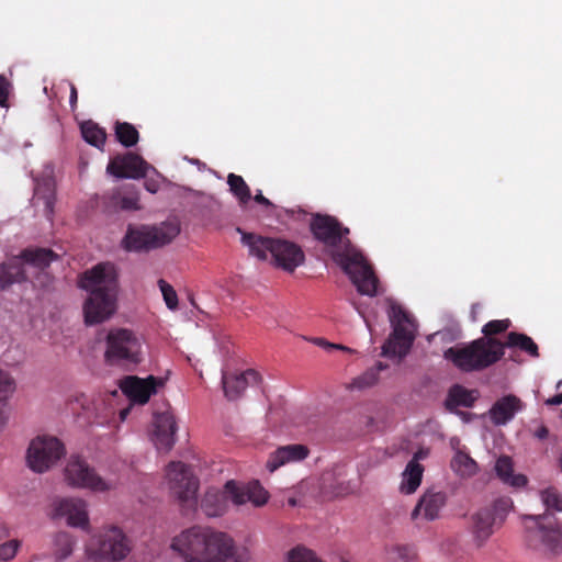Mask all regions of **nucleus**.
Segmentation results:
<instances>
[{
	"label": "nucleus",
	"instance_id": "nucleus-27",
	"mask_svg": "<svg viewBox=\"0 0 562 562\" xmlns=\"http://www.w3.org/2000/svg\"><path fill=\"white\" fill-rule=\"evenodd\" d=\"M496 476L505 484L514 488L525 487L528 483L526 475L515 473L514 462L508 456H501L496 459L494 464Z\"/></svg>",
	"mask_w": 562,
	"mask_h": 562
},
{
	"label": "nucleus",
	"instance_id": "nucleus-13",
	"mask_svg": "<svg viewBox=\"0 0 562 562\" xmlns=\"http://www.w3.org/2000/svg\"><path fill=\"white\" fill-rule=\"evenodd\" d=\"M65 454L63 443L55 437L38 436L27 448L26 464L37 473H43L55 465Z\"/></svg>",
	"mask_w": 562,
	"mask_h": 562
},
{
	"label": "nucleus",
	"instance_id": "nucleus-54",
	"mask_svg": "<svg viewBox=\"0 0 562 562\" xmlns=\"http://www.w3.org/2000/svg\"><path fill=\"white\" fill-rule=\"evenodd\" d=\"M130 411H131V408H130V407H127V408H124V409H122V411L120 412V419H121L122 422H124V420L127 418V416H128V414H130Z\"/></svg>",
	"mask_w": 562,
	"mask_h": 562
},
{
	"label": "nucleus",
	"instance_id": "nucleus-29",
	"mask_svg": "<svg viewBox=\"0 0 562 562\" xmlns=\"http://www.w3.org/2000/svg\"><path fill=\"white\" fill-rule=\"evenodd\" d=\"M479 394L474 390H468L461 385H454L450 389L446 404L449 408L464 406L470 407L476 401Z\"/></svg>",
	"mask_w": 562,
	"mask_h": 562
},
{
	"label": "nucleus",
	"instance_id": "nucleus-20",
	"mask_svg": "<svg viewBox=\"0 0 562 562\" xmlns=\"http://www.w3.org/2000/svg\"><path fill=\"white\" fill-rule=\"evenodd\" d=\"M153 169L140 156L128 153L112 159L106 171L115 178L139 179Z\"/></svg>",
	"mask_w": 562,
	"mask_h": 562
},
{
	"label": "nucleus",
	"instance_id": "nucleus-58",
	"mask_svg": "<svg viewBox=\"0 0 562 562\" xmlns=\"http://www.w3.org/2000/svg\"><path fill=\"white\" fill-rule=\"evenodd\" d=\"M147 190L150 192H156V189L154 188V186H147Z\"/></svg>",
	"mask_w": 562,
	"mask_h": 562
},
{
	"label": "nucleus",
	"instance_id": "nucleus-24",
	"mask_svg": "<svg viewBox=\"0 0 562 562\" xmlns=\"http://www.w3.org/2000/svg\"><path fill=\"white\" fill-rule=\"evenodd\" d=\"M259 382L260 375L252 369H248L235 375L222 374L223 390L228 400L238 398L248 386L257 385Z\"/></svg>",
	"mask_w": 562,
	"mask_h": 562
},
{
	"label": "nucleus",
	"instance_id": "nucleus-36",
	"mask_svg": "<svg viewBox=\"0 0 562 562\" xmlns=\"http://www.w3.org/2000/svg\"><path fill=\"white\" fill-rule=\"evenodd\" d=\"M115 135L117 140L125 147H131L138 142V132L128 123H117Z\"/></svg>",
	"mask_w": 562,
	"mask_h": 562
},
{
	"label": "nucleus",
	"instance_id": "nucleus-18",
	"mask_svg": "<svg viewBox=\"0 0 562 562\" xmlns=\"http://www.w3.org/2000/svg\"><path fill=\"white\" fill-rule=\"evenodd\" d=\"M177 422L170 411L158 413L153 418L150 440L158 451H169L176 443Z\"/></svg>",
	"mask_w": 562,
	"mask_h": 562
},
{
	"label": "nucleus",
	"instance_id": "nucleus-28",
	"mask_svg": "<svg viewBox=\"0 0 562 562\" xmlns=\"http://www.w3.org/2000/svg\"><path fill=\"white\" fill-rule=\"evenodd\" d=\"M451 470L461 479H470L479 473L477 462L464 448H457L450 462Z\"/></svg>",
	"mask_w": 562,
	"mask_h": 562
},
{
	"label": "nucleus",
	"instance_id": "nucleus-44",
	"mask_svg": "<svg viewBox=\"0 0 562 562\" xmlns=\"http://www.w3.org/2000/svg\"><path fill=\"white\" fill-rule=\"evenodd\" d=\"M9 416H10V411H9L8 406L1 405L0 406V430H2L5 427V425L9 420Z\"/></svg>",
	"mask_w": 562,
	"mask_h": 562
},
{
	"label": "nucleus",
	"instance_id": "nucleus-25",
	"mask_svg": "<svg viewBox=\"0 0 562 562\" xmlns=\"http://www.w3.org/2000/svg\"><path fill=\"white\" fill-rule=\"evenodd\" d=\"M308 456V449L304 445L294 443L279 447L270 453L266 468L269 472H274L283 465L300 462Z\"/></svg>",
	"mask_w": 562,
	"mask_h": 562
},
{
	"label": "nucleus",
	"instance_id": "nucleus-4",
	"mask_svg": "<svg viewBox=\"0 0 562 562\" xmlns=\"http://www.w3.org/2000/svg\"><path fill=\"white\" fill-rule=\"evenodd\" d=\"M79 286L89 292L83 303L87 325H97L110 319L116 312V271L112 263L103 262L86 271Z\"/></svg>",
	"mask_w": 562,
	"mask_h": 562
},
{
	"label": "nucleus",
	"instance_id": "nucleus-47",
	"mask_svg": "<svg viewBox=\"0 0 562 562\" xmlns=\"http://www.w3.org/2000/svg\"><path fill=\"white\" fill-rule=\"evenodd\" d=\"M254 200L259 203V204H262V205H266V206H270L272 205L271 202L265 198L261 193V191H259L255 196H254Z\"/></svg>",
	"mask_w": 562,
	"mask_h": 562
},
{
	"label": "nucleus",
	"instance_id": "nucleus-2",
	"mask_svg": "<svg viewBox=\"0 0 562 562\" xmlns=\"http://www.w3.org/2000/svg\"><path fill=\"white\" fill-rule=\"evenodd\" d=\"M311 229L316 239L331 248L334 260L348 274L360 294H378V279L371 266L348 239H344V235L349 233L348 228H342L334 217L317 215L311 224Z\"/></svg>",
	"mask_w": 562,
	"mask_h": 562
},
{
	"label": "nucleus",
	"instance_id": "nucleus-56",
	"mask_svg": "<svg viewBox=\"0 0 562 562\" xmlns=\"http://www.w3.org/2000/svg\"><path fill=\"white\" fill-rule=\"evenodd\" d=\"M359 314H360V315H361V317L363 318V321H364V323H366L367 327L370 329V324H369L368 319L366 318V316H364V315L362 314V312H360V311H359Z\"/></svg>",
	"mask_w": 562,
	"mask_h": 562
},
{
	"label": "nucleus",
	"instance_id": "nucleus-22",
	"mask_svg": "<svg viewBox=\"0 0 562 562\" xmlns=\"http://www.w3.org/2000/svg\"><path fill=\"white\" fill-rule=\"evenodd\" d=\"M428 454V449H419L413 454L401 474L400 492L402 494L411 495L417 491L425 471L420 461L425 460Z\"/></svg>",
	"mask_w": 562,
	"mask_h": 562
},
{
	"label": "nucleus",
	"instance_id": "nucleus-33",
	"mask_svg": "<svg viewBox=\"0 0 562 562\" xmlns=\"http://www.w3.org/2000/svg\"><path fill=\"white\" fill-rule=\"evenodd\" d=\"M227 184L229 186V191L237 198L240 204L244 205L249 202L251 199L250 189L243 177L229 173L227 176Z\"/></svg>",
	"mask_w": 562,
	"mask_h": 562
},
{
	"label": "nucleus",
	"instance_id": "nucleus-1",
	"mask_svg": "<svg viewBox=\"0 0 562 562\" xmlns=\"http://www.w3.org/2000/svg\"><path fill=\"white\" fill-rule=\"evenodd\" d=\"M170 550L183 562H250V540L236 543L226 532L210 526L194 525L170 540Z\"/></svg>",
	"mask_w": 562,
	"mask_h": 562
},
{
	"label": "nucleus",
	"instance_id": "nucleus-40",
	"mask_svg": "<svg viewBox=\"0 0 562 562\" xmlns=\"http://www.w3.org/2000/svg\"><path fill=\"white\" fill-rule=\"evenodd\" d=\"M19 540H10L0 546V562H7L13 559L20 548Z\"/></svg>",
	"mask_w": 562,
	"mask_h": 562
},
{
	"label": "nucleus",
	"instance_id": "nucleus-6",
	"mask_svg": "<svg viewBox=\"0 0 562 562\" xmlns=\"http://www.w3.org/2000/svg\"><path fill=\"white\" fill-rule=\"evenodd\" d=\"M133 550L131 538L122 528L106 524L90 533L83 554L89 562H122Z\"/></svg>",
	"mask_w": 562,
	"mask_h": 562
},
{
	"label": "nucleus",
	"instance_id": "nucleus-51",
	"mask_svg": "<svg viewBox=\"0 0 562 562\" xmlns=\"http://www.w3.org/2000/svg\"><path fill=\"white\" fill-rule=\"evenodd\" d=\"M69 102L71 106L77 102V90L74 86H71Z\"/></svg>",
	"mask_w": 562,
	"mask_h": 562
},
{
	"label": "nucleus",
	"instance_id": "nucleus-16",
	"mask_svg": "<svg viewBox=\"0 0 562 562\" xmlns=\"http://www.w3.org/2000/svg\"><path fill=\"white\" fill-rule=\"evenodd\" d=\"M32 178L34 181L32 204L37 210L42 207L43 214L50 221L56 200L54 165L45 162L41 171L32 172Z\"/></svg>",
	"mask_w": 562,
	"mask_h": 562
},
{
	"label": "nucleus",
	"instance_id": "nucleus-41",
	"mask_svg": "<svg viewBox=\"0 0 562 562\" xmlns=\"http://www.w3.org/2000/svg\"><path fill=\"white\" fill-rule=\"evenodd\" d=\"M510 325L509 319L491 321L484 325L482 331L485 336L495 335L505 331Z\"/></svg>",
	"mask_w": 562,
	"mask_h": 562
},
{
	"label": "nucleus",
	"instance_id": "nucleus-19",
	"mask_svg": "<svg viewBox=\"0 0 562 562\" xmlns=\"http://www.w3.org/2000/svg\"><path fill=\"white\" fill-rule=\"evenodd\" d=\"M120 389L122 393L133 404H146L153 394H156L157 389L161 385V381L153 375L145 379L128 375L120 381Z\"/></svg>",
	"mask_w": 562,
	"mask_h": 562
},
{
	"label": "nucleus",
	"instance_id": "nucleus-3",
	"mask_svg": "<svg viewBox=\"0 0 562 562\" xmlns=\"http://www.w3.org/2000/svg\"><path fill=\"white\" fill-rule=\"evenodd\" d=\"M505 347L518 348L532 358H538V346L527 335L509 333L505 344L493 338H479L464 347H451L443 352L445 359L464 372L480 371L497 362Z\"/></svg>",
	"mask_w": 562,
	"mask_h": 562
},
{
	"label": "nucleus",
	"instance_id": "nucleus-9",
	"mask_svg": "<svg viewBox=\"0 0 562 562\" xmlns=\"http://www.w3.org/2000/svg\"><path fill=\"white\" fill-rule=\"evenodd\" d=\"M144 338L127 328H111L105 336L104 360L109 364L137 366L143 362Z\"/></svg>",
	"mask_w": 562,
	"mask_h": 562
},
{
	"label": "nucleus",
	"instance_id": "nucleus-31",
	"mask_svg": "<svg viewBox=\"0 0 562 562\" xmlns=\"http://www.w3.org/2000/svg\"><path fill=\"white\" fill-rule=\"evenodd\" d=\"M76 538L66 531H60L54 537V553L57 560H65L70 557L76 547Z\"/></svg>",
	"mask_w": 562,
	"mask_h": 562
},
{
	"label": "nucleus",
	"instance_id": "nucleus-57",
	"mask_svg": "<svg viewBox=\"0 0 562 562\" xmlns=\"http://www.w3.org/2000/svg\"><path fill=\"white\" fill-rule=\"evenodd\" d=\"M288 502H289V505H291V506H296L297 505V502H296L295 498H289Z\"/></svg>",
	"mask_w": 562,
	"mask_h": 562
},
{
	"label": "nucleus",
	"instance_id": "nucleus-5",
	"mask_svg": "<svg viewBox=\"0 0 562 562\" xmlns=\"http://www.w3.org/2000/svg\"><path fill=\"white\" fill-rule=\"evenodd\" d=\"M269 499L268 492L258 481L247 484L229 480L223 491L209 488L201 499V509L207 517H220L228 510L229 501L235 506L250 503L255 507L265 505Z\"/></svg>",
	"mask_w": 562,
	"mask_h": 562
},
{
	"label": "nucleus",
	"instance_id": "nucleus-60",
	"mask_svg": "<svg viewBox=\"0 0 562 562\" xmlns=\"http://www.w3.org/2000/svg\"><path fill=\"white\" fill-rule=\"evenodd\" d=\"M347 493H349V490L345 488L344 491L338 492L337 495H342V494H347Z\"/></svg>",
	"mask_w": 562,
	"mask_h": 562
},
{
	"label": "nucleus",
	"instance_id": "nucleus-17",
	"mask_svg": "<svg viewBox=\"0 0 562 562\" xmlns=\"http://www.w3.org/2000/svg\"><path fill=\"white\" fill-rule=\"evenodd\" d=\"M535 524L532 537L539 541V548L551 554L562 552V528L549 516H526Z\"/></svg>",
	"mask_w": 562,
	"mask_h": 562
},
{
	"label": "nucleus",
	"instance_id": "nucleus-53",
	"mask_svg": "<svg viewBox=\"0 0 562 562\" xmlns=\"http://www.w3.org/2000/svg\"><path fill=\"white\" fill-rule=\"evenodd\" d=\"M450 446H451V448L453 449V451L456 452V449H457V448H461V447H460V439H459V438H457V437H452V438L450 439Z\"/></svg>",
	"mask_w": 562,
	"mask_h": 562
},
{
	"label": "nucleus",
	"instance_id": "nucleus-37",
	"mask_svg": "<svg viewBox=\"0 0 562 562\" xmlns=\"http://www.w3.org/2000/svg\"><path fill=\"white\" fill-rule=\"evenodd\" d=\"M540 499L547 510L562 512V495L554 487L540 492Z\"/></svg>",
	"mask_w": 562,
	"mask_h": 562
},
{
	"label": "nucleus",
	"instance_id": "nucleus-7",
	"mask_svg": "<svg viewBox=\"0 0 562 562\" xmlns=\"http://www.w3.org/2000/svg\"><path fill=\"white\" fill-rule=\"evenodd\" d=\"M241 243L248 247L249 255L259 260H268L288 272H293L305 259L304 252L296 244L279 239L241 233Z\"/></svg>",
	"mask_w": 562,
	"mask_h": 562
},
{
	"label": "nucleus",
	"instance_id": "nucleus-34",
	"mask_svg": "<svg viewBox=\"0 0 562 562\" xmlns=\"http://www.w3.org/2000/svg\"><path fill=\"white\" fill-rule=\"evenodd\" d=\"M514 503L513 499L508 496H502L494 501L492 508H488L492 512L494 520L499 525V527L505 521L507 515L513 510Z\"/></svg>",
	"mask_w": 562,
	"mask_h": 562
},
{
	"label": "nucleus",
	"instance_id": "nucleus-42",
	"mask_svg": "<svg viewBox=\"0 0 562 562\" xmlns=\"http://www.w3.org/2000/svg\"><path fill=\"white\" fill-rule=\"evenodd\" d=\"M120 207L123 210H137L138 209V196L137 194L133 193L127 196H123L120 200Z\"/></svg>",
	"mask_w": 562,
	"mask_h": 562
},
{
	"label": "nucleus",
	"instance_id": "nucleus-49",
	"mask_svg": "<svg viewBox=\"0 0 562 562\" xmlns=\"http://www.w3.org/2000/svg\"><path fill=\"white\" fill-rule=\"evenodd\" d=\"M334 350H340V351H344V352H347L349 355H355L357 351L347 347V346H344V345H339V344H334Z\"/></svg>",
	"mask_w": 562,
	"mask_h": 562
},
{
	"label": "nucleus",
	"instance_id": "nucleus-15",
	"mask_svg": "<svg viewBox=\"0 0 562 562\" xmlns=\"http://www.w3.org/2000/svg\"><path fill=\"white\" fill-rule=\"evenodd\" d=\"M49 516L53 519H65L72 528L88 530L90 518L88 503L80 497H57L50 503Z\"/></svg>",
	"mask_w": 562,
	"mask_h": 562
},
{
	"label": "nucleus",
	"instance_id": "nucleus-10",
	"mask_svg": "<svg viewBox=\"0 0 562 562\" xmlns=\"http://www.w3.org/2000/svg\"><path fill=\"white\" fill-rule=\"evenodd\" d=\"M180 233L176 222L161 223L159 226H128L122 247L127 251H149L169 244Z\"/></svg>",
	"mask_w": 562,
	"mask_h": 562
},
{
	"label": "nucleus",
	"instance_id": "nucleus-14",
	"mask_svg": "<svg viewBox=\"0 0 562 562\" xmlns=\"http://www.w3.org/2000/svg\"><path fill=\"white\" fill-rule=\"evenodd\" d=\"M165 481L171 494L187 506L196 504L198 479L191 469L180 462L172 461L167 465Z\"/></svg>",
	"mask_w": 562,
	"mask_h": 562
},
{
	"label": "nucleus",
	"instance_id": "nucleus-21",
	"mask_svg": "<svg viewBox=\"0 0 562 562\" xmlns=\"http://www.w3.org/2000/svg\"><path fill=\"white\" fill-rule=\"evenodd\" d=\"M525 408L524 402L514 394L499 397L488 409L487 415L495 426H505Z\"/></svg>",
	"mask_w": 562,
	"mask_h": 562
},
{
	"label": "nucleus",
	"instance_id": "nucleus-11",
	"mask_svg": "<svg viewBox=\"0 0 562 562\" xmlns=\"http://www.w3.org/2000/svg\"><path fill=\"white\" fill-rule=\"evenodd\" d=\"M65 481L75 488L88 490L93 493H105L117 486V480L103 477L82 458L74 456L67 461L64 470Z\"/></svg>",
	"mask_w": 562,
	"mask_h": 562
},
{
	"label": "nucleus",
	"instance_id": "nucleus-59",
	"mask_svg": "<svg viewBox=\"0 0 562 562\" xmlns=\"http://www.w3.org/2000/svg\"><path fill=\"white\" fill-rule=\"evenodd\" d=\"M147 190L150 192H156V189L154 188V186H147Z\"/></svg>",
	"mask_w": 562,
	"mask_h": 562
},
{
	"label": "nucleus",
	"instance_id": "nucleus-12",
	"mask_svg": "<svg viewBox=\"0 0 562 562\" xmlns=\"http://www.w3.org/2000/svg\"><path fill=\"white\" fill-rule=\"evenodd\" d=\"M57 256L49 249H27L21 257H14L0 266V290H4L13 283L25 279L24 263H31L38 268L48 266Z\"/></svg>",
	"mask_w": 562,
	"mask_h": 562
},
{
	"label": "nucleus",
	"instance_id": "nucleus-52",
	"mask_svg": "<svg viewBox=\"0 0 562 562\" xmlns=\"http://www.w3.org/2000/svg\"><path fill=\"white\" fill-rule=\"evenodd\" d=\"M536 435H537L538 438L544 439L548 436V429L546 427H542V428L537 430Z\"/></svg>",
	"mask_w": 562,
	"mask_h": 562
},
{
	"label": "nucleus",
	"instance_id": "nucleus-55",
	"mask_svg": "<svg viewBox=\"0 0 562 562\" xmlns=\"http://www.w3.org/2000/svg\"><path fill=\"white\" fill-rule=\"evenodd\" d=\"M403 548H395L392 553H397L398 555H402V552H403Z\"/></svg>",
	"mask_w": 562,
	"mask_h": 562
},
{
	"label": "nucleus",
	"instance_id": "nucleus-46",
	"mask_svg": "<svg viewBox=\"0 0 562 562\" xmlns=\"http://www.w3.org/2000/svg\"><path fill=\"white\" fill-rule=\"evenodd\" d=\"M450 333H458V330H439L432 335H430L428 337V339L430 340L431 338L436 337V336H439L441 337L442 339H445L447 336H449V339H454V336L453 335H450Z\"/></svg>",
	"mask_w": 562,
	"mask_h": 562
},
{
	"label": "nucleus",
	"instance_id": "nucleus-35",
	"mask_svg": "<svg viewBox=\"0 0 562 562\" xmlns=\"http://www.w3.org/2000/svg\"><path fill=\"white\" fill-rule=\"evenodd\" d=\"M285 562H324V561H322L313 550H311L304 546H296L286 552Z\"/></svg>",
	"mask_w": 562,
	"mask_h": 562
},
{
	"label": "nucleus",
	"instance_id": "nucleus-26",
	"mask_svg": "<svg viewBox=\"0 0 562 562\" xmlns=\"http://www.w3.org/2000/svg\"><path fill=\"white\" fill-rule=\"evenodd\" d=\"M472 537L477 547H481L493 535L499 525L494 520L492 512L483 508L473 515Z\"/></svg>",
	"mask_w": 562,
	"mask_h": 562
},
{
	"label": "nucleus",
	"instance_id": "nucleus-61",
	"mask_svg": "<svg viewBox=\"0 0 562 562\" xmlns=\"http://www.w3.org/2000/svg\"><path fill=\"white\" fill-rule=\"evenodd\" d=\"M190 161H191V164L200 165V161H199L198 159H192V160H190Z\"/></svg>",
	"mask_w": 562,
	"mask_h": 562
},
{
	"label": "nucleus",
	"instance_id": "nucleus-48",
	"mask_svg": "<svg viewBox=\"0 0 562 562\" xmlns=\"http://www.w3.org/2000/svg\"><path fill=\"white\" fill-rule=\"evenodd\" d=\"M547 405H560L562 404V393L557 394L546 401Z\"/></svg>",
	"mask_w": 562,
	"mask_h": 562
},
{
	"label": "nucleus",
	"instance_id": "nucleus-50",
	"mask_svg": "<svg viewBox=\"0 0 562 562\" xmlns=\"http://www.w3.org/2000/svg\"><path fill=\"white\" fill-rule=\"evenodd\" d=\"M482 310V306L480 304H473L471 307V318L473 322L476 321L477 313Z\"/></svg>",
	"mask_w": 562,
	"mask_h": 562
},
{
	"label": "nucleus",
	"instance_id": "nucleus-38",
	"mask_svg": "<svg viewBox=\"0 0 562 562\" xmlns=\"http://www.w3.org/2000/svg\"><path fill=\"white\" fill-rule=\"evenodd\" d=\"M159 290L162 294L164 301L167 305V307L171 311H175L178 308V295L175 291L173 286L170 285L165 280L160 279L158 281Z\"/></svg>",
	"mask_w": 562,
	"mask_h": 562
},
{
	"label": "nucleus",
	"instance_id": "nucleus-32",
	"mask_svg": "<svg viewBox=\"0 0 562 562\" xmlns=\"http://www.w3.org/2000/svg\"><path fill=\"white\" fill-rule=\"evenodd\" d=\"M80 130L83 139L90 145L97 148H101L104 145L106 134L98 124L87 121L81 124Z\"/></svg>",
	"mask_w": 562,
	"mask_h": 562
},
{
	"label": "nucleus",
	"instance_id": "nucleus-23",
	"mask_svg": "<svg viewBox=\"0 0 562 562\" xmlns=\"http://www.w3.org/2000/svg\"><path fill=\"white\" fill-rule=\"evenodd\" d=\"M447 502V495L441 491L425 492L412 512V519L435 520Z\"/></svg>",
	"mask_w": 562,
	"mask_h": 562
},
{
	"label": "nucleus",
	"instance_id": "nucleus-39",
	"mask_svg": "<svg viewBox=\"0 0 562 562\" xmlns=\"http://www.w3.org/2000/svg\"><path fill=\"white\" fill-rule=\"evenodd\" d=\"M15 391L14 379L0 369V402L8 400Z\"/></svg>",
	"mask_w": 562,
	"mask_h": 562
},
{
	"label": "nucleus",
	"instance_id": "nucleus-45",
	"mask_svg": "<svg viewBox=\"0 0 562 562\" xmlns=\"http://www.w3.org/2000/svg\"><path fill=\"white\" fill-rule=\"evenodd\" d=\"M310 341H312L314 345L319 346L328 351L334 350V347H335L333 342H329L324 338H312V339H310Z\"/></svg>",
	"mask_w": 562,
	"mask_h": 562
},
{
	"label": "nucleus",
	"instance_id": "nucleus-8",
	"mask_svg": "<svg viewBox=\"0 0 562 562\" xmlns=\"http://www.w3.org/2000/svg\"><path fill=\"white\" fill-rule=\"evenodd\" d=\"M387 316L392 327L387 340L382 346V355L401 360L411 350L416 338L417 325L414 317L402 305L387 299Z\"/></svg>",
	"mask_w": 562,
	"mask_h": 562
},
{
	"label": "nucleus",
	"instance_id": "nucleus-43",
	"mask_svg": "<svg viewBox=\"0 0 562 562\" xmlns=\"http://www.w3.org/2000/svg\"><path fill=\"white\" fill-rule=\"evenodd\" d=\"M10 83L4 76L0 75V106H4L8 100Z\"/></svg>",
	"mask_w": 562,
	"mask_h": 562
},
{
	"label": "nucleus",
	"instance_id": "nucleus-30",
	"mask_svg": "<svg viewBox=\"0 0 562 562\" xmlns=\"http://www.w3.org/2000/svg\"><path fill=\"white\" fill-rule=\"evenodd\" d=\"M385 368L386 366L379 362L376 368L369 369L359 376L352 379L351 382L348 383L347 389L350 391H364L372 387L379 380V372Z\"/></svg>",
	"mask_w": 562,
	"mask_h": 562
}]
</instances>
